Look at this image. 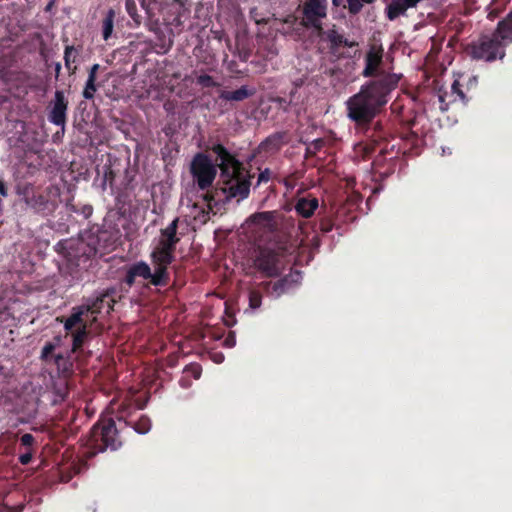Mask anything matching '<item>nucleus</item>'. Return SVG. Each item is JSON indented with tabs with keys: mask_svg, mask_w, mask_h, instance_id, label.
I'll return each instance as SVG.
<instances>
[{
	"mask_svg": "<svg viewBox=\"0 0 512 512\" xmlns=\"http://www.w3.org/2000/svg\"><path fill=\"white\" fill-rule=\"evenodd\" d=\"M318 207V200L316 198L306 199L301 198L296 204L297 212L303 217H310Z\"/></svg>",
	"mask_w": 512,
	"mask_h": 512,
	"instance_id": "nucleus-19",
	"label": "nucleus"
},
{
	"mask_svg": "<svg viewBox=\"0 0 512 512\" xmlns=\"http://www.w3.org/2000/svg\"><path fill=\"white\" fill-rule=\"evenodd\" d=\"M95 82L96 81H89V80L86 81V85L83 90V97L85 99H92L94 97V94L97 90Z\"/></svg>",
	"mask_w": 512,
	"mask_h": 512,
	"instance_id": "nucleus-27",
	"label": "nucleus"
},
{
	"mask_svg": "<svg viewBox=\"0 0 512 512\" xmlns=\"http://www.w3.org/2000/svg\"><path fill=\"white\" fill-rule=\"evenodd\" d=\"M96 78H97V74L96 73H93L89 70V74H88V79L89 81H96Z\"/></svg>",
	"mask_w": 512,
	"mask_h": 512,
	"instance_id": "nucleus-40",
	"label": "nucleus"
},
{
	"mask_svg": "<svg viewBox=\"0 0 512 512\" xmlns=\"http://www.w3.org/2000/svg\"><path fill=\"white\" fill-rule=\"evenodd\" d=\"M60 69H61V65L59 63L56 64V67H55V71H56V75L58 76L59 72H60Z\"/></svg>",
	"mask_w": 512,
	"mask_h": 512,
	"instance_id": "nucleus-43",
	"label": "nucleus"
},
{
	"mask_svg": "<svg viewBox=\"0 0 512 512\" xmlns=\"http://www.w3.org/2000/svg\"><path fill=\"white\" fill-rule=\"evenodd\" d=\"M235 344H236L235 334L233 332H230L224 340V345L229 348H232L235 346Z\"/></svg>",
	"mask_w": 512,
	"mask_h": 512,
	"instance_id": "nucleus-32",
	"label": "nucleus"
},
{
	"mask_svg": "<svg viewBox=\"0 0 512 512\" xmlns=\"http://www.w3.org/2000/svg\"><path fill=\"white\" fill-rule=\"evenodd\" d=\"M0 195L3 196V197H7L8 196L7 188H6L4 182L1 179H0Z\"/></svg>",
	"mask_w": 512,
	"mask_h": 512,
	"instance_id": "nucleus-38",
	"label": "nucleus"
},
{
	"mask_svg": "<svg viewBox=\"0 0 512 512\" xmlns=\"http://www.w3.org/2000/svg\"><path fill=\"white\" fill-rule=\"evenodd\" d=\"M212 151L217 155V166L222 170L226 164H235L239 162L234 156H232L222 145H215Z\"/></svg>",
	"mask_w": 512,
	"mask_h": 512,
	"instance_id": "nucleus-20",
	"label": "nucleus"
},
{
	"mask_svg": "<svg viewBox=\"0 0 512 512\" xmlns=\"http://www.w3.org/2000/svg\"><path fill=\"white\" fill-rule=\"evenodd\" d=\"M22 509H23V507H22V506H20V507H18V508H13V509L11 510V512H21V511H22Z\"/></svg>",
	"mask_w": 512,
	"mask_h": 512,
	"instance_id": "nucleus-44",
	"label": "nucleus"
},
{
	"mask_svg": "<svg viewBox=\"0 0 512 512\" xmlns=\"http://www.w3.org/2000/svg\"><path fill=\"white\" fill-rule=\"evenodd\" d=\"M342 1L343 0H332V4L333 6L338 7L342 4Z\"/></svg>",
	"mask_w": 512,
	"mask_h": 512,
	"instance_id": "nucleus-42",
	"label": "nucleus"
},
{
	"mask_svg": "<svg viewBox=\"0 0 512 512\" xmlns=\"http://www.w3.org/2000/svg\"><path fill=\"white\" fill-rule=\"evenodd\" d=\"M254 266L267 277L277 276L282 269L279 254L271 249L259 250Z\"/></svg>",
	"mask_w": 512,
	"mask_h": 512,
	"instance_id": "nucleus-10",
	"label": "nucleus"
},
{
	"mask_svg": "<svg viewBox=\"0 0 512 512\" xmlns=\"http://www.w3.org/2000/svg\"><path fill=\"white\" fill-rule=\"evenodd\" d=\"M213 196L207 192L203 195V201L205 206H200L198 203L187 204V208L190 210L186 215L195 221L204 223L208 219V213L212 209Z\"/></svg>",
	"mask_w": 512,
	"mask_h": 512,
	"instance_id": "nucleus-12",
	"label": "nucleus"
},
{
	"mask_svg": "<svg viewBox=\"0 0 512 512\" xmlns=\"http://www.w3.org/2000/svg\"><path fill=\"white\" fill-rule=\"evenodd\" d=\"M115 12L110 9L102 22V35L104 40H108L113 32Z\"/></svg>",
	"mask_w": 512,
	"mask_h": 512,
	"instance_id": "nucleus-21",
	"label": "nucleus"
},
{
	"mask_svg": "<svg viewBox=\"0 0 512 512\" xmlns=\"http://www.w3.org/2000/svg\"><path fill=\"white\" fill-rule=\"evenodd\" d=\"M185 373L191 374L195 379H198L201 375V368L198 365H192L185 369Z\"/></svg>",
	"mask_w": 512,
	"mask_h": 512,
	"instance_id": "nucleus-31",
	"label": "nucleus"
},
{
	"mask_svg": "<svg viewBox=\"0 0 512 512\" xmlns=\"http://www.w3.org/2000/svg\"><path fill=\"white\" fill-rule=\"evenodd\" d=\"M76 56L77 52L74 50L73 47H66L64 54L65 66L72 73L76 70V66H72V64H74L76 61Z\"/></svg>",
	"mask_w": 512,
	"mask_h": 512,
	"instance_id": "nucleus-23",
	"label": "nucleus"
},
{
	"mask_svg": "<svg viewBox=\"0 0 512 512\" xmlns=\"http://www.w3.org/2000/svg\"><path fill=\"white\" fill-rule=\"evenodd\" d=\"M347 2V8L351 14H357L363 8L365 3H373L374 0H345ZM346 7V5H344Z\"/></svg>",
	"mask_w": 512,
	"mask_h": 512,
	"instance_id": "nucleus-24",
	"label": "nucleus"
},
{
	"mask_svg": "<svg viewBox=\"0 0 512 512\" xmlns=\"http://www.w3.org/2000/svg\"><path fill=\"white\" fill-rule=\"evenodd\" d=\"M120 445L115 422L112 419H104L93 427L91 447L94 449V454L103 452L107 448L116 450Z\"/></svg>",
	"mask_w": 512,
	"mask_h": 512,
	"instance_id": "nucleus-5",
	"label": "nucleus"
},
{
	"mask_svg": "<svg viewBox=\"0 0 512 512\" xmlns=\"http://www.w3.org/2000/svg\"><path fill=\"white\" fill-rule=\"evenodd\" d=\"M136 277L137 276L133 274V269L130 267V269H129L128 273H127L126 283L129 286H132Z\"/></svg>",
	"mask_w": 512,
	"mask_h": 512,
	"instance_id": "nucleus-37",
	"label": "nucleus"
},
{
	"mask_svg": "<svg viewBox=\"0 0 512 512\" xmlns=\"http://www.w3.org/2000/svg\"><path fill=\"white\" fill-rule=\"evenodd\" d=\"M302 24L322 32L321 20L327 15V0H305L301 5Z\"/></svg>",
	"mask_w": 512,
	"mask_h": 512,
	"instance_id": "nucleus-8",
	"label": "nucleus"
},
{
	"mask_svg": "<svg viewBox=\"0 0 512 512\" xmlns=\"http://www.w3.org/2000/svg\"><path fill=\"white\" fill-rule=\"evenodd\" d=\"M273 217L274 214L272 212H261L252 215L250 217V221L255 224L263 225L266 228H271V222L273 220Z\"/></svg>",
	"mask_w": 512,
	"mask_h": 512,
	"instance_id": "nucleus-22",
	"label": "nucleus"
},
{
	"mask_svg": "<svg viewBox=\"0 0 512 512\" xmlns=\"http://www.w3.org/2000/svg\"><path fill=\"white\" fill-rule=\"evenodd\" d=\"M281 140H282V136H280V135L269 137L266 140V142L264 143V146L270 147L271 150H276L279 148Z\"/></svg>",
	"mask_w": 512,
	"mask_h": 512,
	"instance_id": "nucleus-28",
	"label": "nucleus"
},
{
	"mask_svg": "<svg viewBox=\"0 0 512 512\" xmlns=\"http://www.w3.org/2000/svg\"><path fill=\"white\" fill-rule=\"evenodd\" d=\"M270 178V172L269 170H265L263 172H261L259 174V177H258V184H260L261 182H267Z\"/></svg>",
	"mask_w": 512,
	"mask_h": 512,
	"instance_id": "nucleus-36",
	"label": "nucleus"
},
{
	"mask_svg": "<svg viewBox=\"0 0 512 512\" xmlns=\"http://www.w3.org/2000/svg\"><path fill=\"white\" fill-rule=\"evenodd\" d=\"M21 444L23 446H27V447H30L33 442H34V437L31 435V434H24L22 437H21Z\"/></svg>",
	"mask_w": 512,
	"mask_h": 512,
	"instance_id": "nucleus-33",
	"label": "nucleus"
},
{
	"mask_svg": "<svg viewBox=\"0 0 512 512\" xmlns=\"http://www.w3.org/2000/svg\"><path fill=\"white\" fill-rule=\"evenodd\" d=\"M299 277V273H295L275 282L271 290H268V293L275 298L280 297L283 293L290 290L292 283L297 282Z\"/></svg>",
	"mask_w": 512,
	"mask_h": 512,
	"instance_id": "nucleus-16",
	"label": "nucleus"
},
{
	"mask_svg": "<svg viewBox=\"0 0 512 512\" xmlns=\"http://www.w3.org/2000/svg\"><path fill=\"white\" fill-rule=\"evenodd\" d=\"M32 459V453L30 451L20 455L19 460L23 465L28 464Z\"/></svg>",
	"mask_w": 512,
	"mask_h": 512,
	"instance_id": "nucleus-35",
	"label": "nucleus"
},
{
	"mask_svg": "<svg viewBox=\"0 0 512 512\" xmlns=\"http://www.w3.org/2000/svg\"><path fill=\"white\" fill-rule=\"evenodd\" d=\"M177 225L178 218H175L160 232V237L150 256L154 266V272L151 271L150 266L146 262L140 261L131 266L134 275L144 280H149L151 284L155 286H161L167 283V268L174 259L173 253L179 241V238L176 236Z\"/></svg>",
	"mask_w": 512,
	"mask_h": 512,
	"instance_id": "nucleus-2",
	"label": "nucleus"
},
{
	"mask_svg": "<svg viewBox=\"0 0 512 512\" xmlns=\"http://www.w3.org/2000/svg\"><path fill=\"white\" fill-rule=\"evenodd\" d=\"M49 196H45L44 194L39 193H26L24 197V201L26 205L31 208L34 212L42 214V215H48L52 213L57 203L55 200H53L51 197H57L59 196V189L56 187H50L47 190Z\"/></svg>",
	"mask_w": 512,
	"mask_h": 512,
	"instance_id": "nucleus-9",
	"label": "nucleus"
},
{
	"mask_svg": "<svg viewBox=\"0 0 512 512\" xmlns=\"http://www.w3.org/2000/svg\"><path fill=\"white\" fill-rule=\"evenodd\" d=\"M191 174L201 190L209 188L215 180L216 165L204 154H197L191 163Z\"/></svg>",
	"mask_w": 512,
	"mask_h": 512,
	"instance_id": "nucleus-7",
	"label": "nucleus"
},
{
	"mask_svg": "<svg viewBox=\"0 0 512 512\" xmlns=\"http://www.w3.org/2000/svg\"><path fill=\"white\" fill-rule=\"evenodd\" d=\"M262 303V295L256 289L249 290V307L251 309H258Z\"/></svg>",
	"mask_w": 512,
	"mask_h": 512,
	"instance_id": "nucleus-25",
	"label": "nucleus"
},
{
	"mask_svg": "<svg viewBox=\"0 0 512 512\" xmlns=\"http://www.w3.org/2000/svg\"><path fill=\"white\" fill-rule=\"evenodd\" d=\"M106 297V294H101L95 299L73 308L71 315L63 321L65 330L72 332L73 350L78 349L86 337L89 313L92 315L99 313Z\"/></svg>",
	"mask_w": 512,
	"mask_h": 512,
	"instance_id": "nucleus-3",
	"label": "nucleus"
},
{
	"mask_svg": "<svg viewBox=\"0 0 512 512\" xmlns=\"http://www.w3.org/2000/svg\"><path fill=\"white\" fill-rule=\"evenodd\" d=\"M53 350L54 346L52 344H46L42 349V358L47 360Z\"/></svg>",
	"mask_w": 512,
	"mask_h": 512,
	"instance_id": "nucleus-34",
	"label": "nucleus"
},
{
	"mask_svg": "<svg viewBox=\"0 0 512 512\" xmlns=\"http://www.w3.org/2000/svg\"><path fill=\"white\" fill-rule=\"evenodd\" d=\"M220 171L221 190L227 198L245 199L249 195L252 176L241 162L226 164Z\"/></svg>",
	"mask_w": 512,
	"mask_h": 512,
	"instance_id": "nucleus-4",
	"label": "nucleus"
},
{
	"mask_svg": "<svg viewBox=\"0 0 512 512\" xmlns=\"http://www.w3.org/2000/svg\"><path fill=\"white\" fill-rule=\"evenodd\" d=\"M254 92V89H250L247 86H242L235 91H221L219 98L231 102H240L252 96Z\"/></svg>",
	"mask_w": 512,
	"mask_h": 512,
	"instance_id": "nucleus-17",
	"label": "nucleus"
},
{
	"mask_svg": "<svg viewBox=\"0 0 512 512\" xmlns=\"http://www.w3.org/2000/svg\"><path fill=\"white\" fill-rule=\"evenodd\" d=\"M421 0H392L387 7V16L390 20H395L404 15L407 9L415 7Z\"/></svg>",
	"mask_w": 512,
	"mask_h": 512,
	"instance_id": "nucleus-15",
	"label": "nucleus"
},
{
	"mask_svg": "<svg viewBox=\"0 0 512 512\" xmlns=\"http://www.w3.org/2000/svg\"><path fill=\"white\" fill-rule=\"evenodd\" d=\"M451 92H452V95H455V98L453 99L454 101L458 98L460 100H464L465 96H464V93L462 92V90L460 89V85H459V82L457 80H455L451 86Z\"/></svg>",
	"mask_w": 512,
	"mask_h": 512,
	"instance_id": "nucleus-30",
	"label": "nucleus"
},
{
	"mask_svg": "<svg viewBox=\"0 0 512 512\" xmlns=\"http://www.w3.org/2000/svg\"><path fill=\"white\" fill-rule=\"evenodd\" d=\"M439 99H440V101H441V102H443V101H444V96H443V95H440V96H439Z\"/></svg>",
	"mask_w": 512,
	"mask_h": 512,
	"instance_id": "nucleus-45",
	"label": "nucleus"
},
{
	"mask_svg": "<svg viewBox=\"0 0 512 512\" xmlns=\"http://www.w3.org/2000/svg\"><path fill=\"white\" fill-rule=\"evenodd\" d=\"M134 428L136 432L145 434L151 429V420L146 416H142L135 424Z\"/></svg>",
	"mask_w": 512,
	"mask_h": 512,
	"instance_id": "nucleus-26",
	"label": "nucleus"
},
{
	"mask_svg": "<svg viewBox=\"0 0 512 512\" xmlns=\"http://www.w3.org/2000/svg\"><path fill=\"white\" fill-rule=\"evenodd\" d=\"M383 50L380 47L372 46L366 55V67L363 71L364 76L369 77L376 73L382 62Z\"/></svg>",
	"mask_w": 512,
	"mask_h": 512,
	"instance_id": "nucleus-13",
	"label": "nucleus"
},
{
	"mask_svg": "<svg viewBox=\"0 0 512 512\" xmlns=\"http://www.w3.org/2000/svg\"><path fill=\"white\" fill-rule=\"evenodd\" d=\"M319 36L325 35L327 40L330 41L333 47H340V46H347L352 47L354 43L349 42L347 39L343 37L338 31H336L334 28L329 29L328 31H323L320 33L317 31Z\"/></svg>",
	"mask_w": 512,
	"mask_h": 512,
	"instance_id": "nucleus-18",
	"label": "nucleus"
},
{
	"mask_svg": "<svg viewBox=\"0 0 512 512\" xmlns=\"http://www.w3.org/2000/svg\"><path fill=\"white\" fill-rule=\"evenodd\" d=\"M212 359L216 363H221L224 360V355L222 353H214Z\"/></svg>",
	"mask_w": 512,
	"mask_h": 512,
	"instance_id": "nucleus-39",
	"label": "nucleus"
},
{
	"mask_svg": "<svg viewBox=\"0 0 512 512\" xmlns=\"http://www.w3.org/2000/svg\"><path fill=\"white\" fill-rule=\"evenodd\" d=\"M99 64H94L91 68H90V71L93 72V73H96L97 74V71L99 70Z\"/></svg>",
	"mask_w": 512,
	"mask_h": 512,
	"instance_id": "nucleus-41",
	"label": "nucleus"
},
{
	"mask_svg": "<svg viewBox=\"0 0 512 512\" xmlns=\"http://www.w3.org/2000/svg\"><path fill=\"white\" fill-rule=\"evenodd\" d=\"M68 108V101L65 98L64 92L57 90L54 95V100L51 102L49 121L54 125L64 127L66 123V112Z\"/></svg>",
	"mask_w": 512,
	"mask_h": 512,
	"instance_id": "nucleus-11",
	"label": "nucleus"
},
{
	"mask_svg": "<svg viewBox=\"0 0 512 512\" xmlns=\"http://www.w3.org/2000/svg\"><path fill=\"white\" fill-rule=\"evenodd\" d=\"M197 83L200 84L203 87H213V86H216V83L213 80V78L211 76H209V75H206V74L200 75L197 78Z\"/></svg>",
	"mask_w": 512,
	"mask_h": 512,
	"instance_id": "nucleus-29",
	"label": "nucleus"
},
{
	"mask_svg": "<svg viewBox=\"0 0 512 512\" xmlns=\"http://www.w3.org/2000/svg\"><path fill=\"white\" fill-rule=\"evenodd\" d=\"M497 40L503 45V48L512 42V12L497 25L496 31L493 33Z\"/></svg>",
	"mask_w": 512,
	"mask_h": 512,
	"instance_id": "nucleus-14",
	"label": "nucleus"
},
{
	"mask_svg": "<svg viewBox=\"0 0 512 512\" xmlns=\"http://www.w3.org/2000/svg\"><path fill=\"white\" fill-rule=\"evenodd\" d=\"M467 54L472 59L491 62L497 58L502 59L505 56V49L500 40L492 34L482 36L468 45Z\"/></svg>",
	"mask_w": 512,
	"mask_h": 512,
	"instance_id": "nucleus-6",
	"label": "nucleus"
},
{
	"mask_svg": "<svg viewBox=\"0 0 512 512\" xmlns=\"http://www.w3.org/2000/svg\"><path fill=\"white\" fill-rule=\"evenodd\" d=\"M398 81L399 76L396 74H385L363 86L346 103L348 118L358 126L370 123L387 103V95L397 86Z\"/></svg>",
	"mask_w": 512,
	"mask_h": 512,
	"instance_id": "nucleus-1",
	"label": "nucleus"
}]
</instances>
